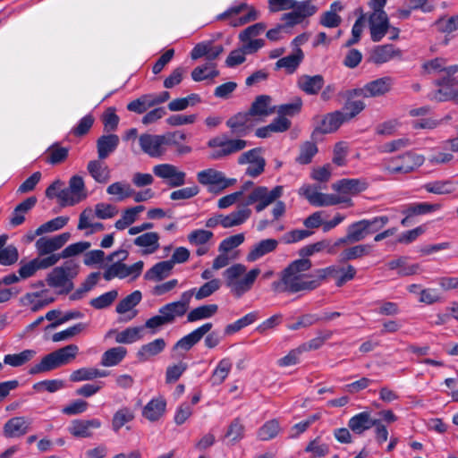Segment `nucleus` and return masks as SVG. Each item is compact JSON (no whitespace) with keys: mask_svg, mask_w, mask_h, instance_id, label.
Returning <instances> with one entry per match:
<instances>
[{"mask_svg":"<svg viewBox=\"0 0 458 458\" xmlns=\"http://www.w3.org/2000/svg\"><path fill=\"white\" fill-rule=\"evenodd\" d=\"M309 259H299L291 262L280 275V278L271 284L275 293L293 294L301 292H311L319 286V280H315L307 274L311 268Z\"/></svg>","mask_w":458,"mask_h":458,"instance_id":"obj_1","label":"nucleus"},{"mask_svg":"<svg viewBox=\"0 0 458 458\" xmlns=\"http://www.w3.org/2000/svg\"><path fill=\"white\" fill-rule=\"evenodd\" d=\"M283 193L284 186L282 185H277L272 190H268L266 186L254 187L247 195L243 206H241L237 210L229 215H223L222 226L224 228H231L242 225L251 215V210L248 206L255 205L256 212L259 213L273 204L276 199L281 198Z\"/></svg>","mask_w":458,"mask_h":458,"instance_id":"obj_2","label":"nucleus"},{"mask_svg":"<svg viewBox=\"0 0 458 458\" xmlns=\"http://www.w3.org/2000/svg\"><path fill=\"white\" fill-rule=\"evenodd\" d=\"M259 274V268H253L246 273V267L238 263L225 269L224 276L231 293L236 297H241L252 288Z\"/></svg>","mask_w":458,"mask_h":458,"instance_id":"obj_3","label":"nucleus"},{"mask_svg":"<svg viewBox=\"0 0 458 458\" xmlns=\"http://www.w3.org/2000/svg\"><path fill=\"white\" fill-rule=\"evenodd\" d=\"M79 273V265L68 260L60 267H55L47 275L46 281L48 286L56 290L59 294H67L74 287L72 280Z\"/></svg>","mask_w":458,"mask_h":458,"instance_id":"obj_4","label":"nucleus"},{"mask_svg":"<svg viewBox=\"0 0 458 458\" xmlns=\"http://www.w3.org/2000/svg\"><path fill=\"white\" fill-rule=\"evenodd\" d=\"M425 157L411 151L383 160L382 166L388 174H406L423 165Z\"/></svg>","mask_w":458,"mask_h":458,"instance_id":"obj_5","label":"nucleus"},{"mask_svg":"<svg viewBox=\"0 0 458 458\" xmlns=\"http://www.w3.org/2000/svg\"><path fill=\"white\" fill-rule=\"evenodd\" d=\"M299 193L315 207L335 206L340 203H346L348 207L353 205L350 198L319 192L316 185L305 184L300 189Z\"/></svg>","mask_w":458,"mask_h":458,"instance_id":"obj_6","label":"nucleus"},{"mask_svg":"<svg viewBox=\"0 0 458 458\" xmlns=\"http://www.w3.org/2000/svg\"><path fill=\"white\" fill-rule=\"evenodd\" d=\"M259 18V12L252 6L242 3L239 5L230 7L217 16L218 20H228L232 27H240Z\"/></svg>","mask_w":458,"mask_h":458,"instance_id":"obj_7","label":"nucleus"},{"mask_svg":"<svg viewBox=\"0 0 458 458\" xmlns=\"http://www.w3.org/2000/svg\"><path fill=\"white\" fill-rule=\"evenodd\" d=\"M87 198L85 183L80 175L70 178L69 186L60 191L59 204L62 207L74 206Z\"/></svg>","mask_w":458,"mask_h":458,"instance_id":"obj_8","label":"nucleus"},{"mask_svg":"<svg viewBox=\"0 0 458 458\" xmlns=\"http://www.w3.org/2000/svg\"><path fill=\"white\" fill-rule=\"evenodd\" d=\"M208 146L218 148L212 154V158L218 159L242 150L248 146V141L242 139H228L226 135H222L211 139Z\"/></svg>","mask_w":458,"mask_h":458,"instance_id":"obj_9","label":"nucleus"},{"mask_svg":"<svg viewBox=\"0 0 458 458\" xmlns=\"http://www.w3.org/2000/svg\"><path fill=\"white\" fill-rule=\"evenodd\" d=\"M262 148H255L242 153L238 157V164L248 165L245 174L250 177H258L260 175L266 166V160L262 157Z\"/></svg>","mask_w":458,"mask_h":458,"instance_id":"obj_10","label":"nucleus"},{"mask_svg":"<svg viewBox=\"0 0 458 458\" xmlns=\"http://www.w3.org/2000/svg\"><path fill=\"white\" fill-rule=\"evenodd\" d=\"M191 298V292H183L179 301L169 302L160 307L158 312L163 314L171 325L177 318H182L187 313Z\"/></svg>","mask_w":458,"mask_h":458,"instance_id":"obj_11","label":"nucleus"},{"mask_svg":"<svg viewBox=\"0 0 458 458\" xmlns=\"http://www.w3.org/2000/svg\"><path fill=\"white\" fill-rule=\"evenodd\" d=\"M198 182L202 185L210 186V190L223 191L236 182L234 178H226L223 172L213 168L202 170L197 174Z\"/></svg>","mask_w":458,"mask_h":458,"instance_id":"obj_12","label":"nucleus"},{"mask_svg":"<svg viewBox=\"0 0 458 458\" xmlns=\"http://www.w3.org/2000/svg\"><path fill=\"white\" fill-rule=\"evenodd\" d=\"M446 60L444 58H435L428 61L423 64V68L428 72H445V75L437 81L439 86H453L456 83L455 78H452V75L458 72V64L446 66Z\"/></svg>","mask_w":458,"mask_h":458,"instance_id":"obj_13","label":"nucleus"},{"mask_svg":"<svg viewBox=\"0 0 458 458\" xmlns=\"http://www.w3.org/2000/svg\"><path fill=\"white\" fill-rule=\"evenodd\" d=\"M102 422L98 418L89 420H72L67 428L68 432L76 438H91L94 430L100 428Z\"/></svg>","mask_w":458,"mask_h":458,"instance_id":"obj_14","label":"nucleus"},{"mask_svg":"<svg viewBox=\"0 0 458 458\" xmlns=\"http://www.w3.org/2000/svg\"><path fill=\"white\" fill-rule=\"evenodd\" d=\"M156 176L166 180L170 187H180L185 183L186 174L171 164H160L153 167Z\"/></svg>","mask_w":458,"mask_h":458,"instance_id":"obj_15","label":"nucleus"},{"mask_svg":"<svg viewBox=\"0 0 458 458\" xmlns=\"http://www.w3.org/2000/svg\"><path fill=\"white\" fill-rule=\"evenodd\" d=\"M370 37L373 42H379L390 29L389 19L385 11L372 12L369 17Z\"/></svg>","mask_w":458,"mask_h":458,"instance_id":"obj_16","label":"nucleus"},{"mask_svg":"<svg viewBox=\"0 0 458 458\" xmlns=\"http://www.w3.org/2000/svg\"><path fill=\"white\" fill-rule=\"evenodd\" d=\"M70 238V233H63L52 237H40L36 241L35 248L40 257L48 254H55L54 252L61 249Z\"/></svg>","mask_w":458,"mask_h":458,"instance_id":"obj_17","label":"nucleus"},{"mask_svg":"<svg viewBox=\"0 0 458 458\" xmlns=\"http://www.w3.org/2000/svg\"><path fill=\"white\" fill-rule=\"evenodd\" d=\"M141 150L151 157H159L166 150L163 135L144 133L139 137Z\"/></svg>","mask_w":458,"mask_h":458,"instance_id":"obj_18","label":"nucleus"},{"mask_svg":"<svg viewBox=\"0 0 458 458\" xmlns=\"http://www.w3.org/2000/svg\"><path fill=\"white\" fill-rule=\"evenodd\" d=\"M128 257V252L125 250H118L112 252L107 256L106 260L109 262L114 261L115 259H118L117 262L113 263L109 266L106 271L104 272V278L107 281L114 278H125L128 276L127 273V265L122 263L123 260L126 259Z\"/></svg>","mask_w":458,"mask_h":458,"instance_id":"obj_19","label":"nucleus"},{"mask_svg":"<svg viewBox=\"0 0 458 458\" xmlns=\"http://www.w3.org/2000/svg\"><path fill=\"white\" fill-rule=\"evenodd\" d=\"M325 84L324 77L321 74L298 76L296 85L300 90L310 96L318 95Z\"/></svg>","mask_w":458,"mask_h":458,"instance_id":"obj_20","label":"nucleus"},{"mask_svg":"<svg viewBox=\"0 0 458 458\" xmlns=\"http://www.w3.org/2000/svg\"><path fill=\"white\" fill-rule=\"evenodd\" d=\"M212 327L213 324L210 322L201 325L177 341L174 346V349H182L183 351L191 350L205 336L206 334H208L212 329Z\"/></svg>","mask_w":458,"mask_h":458,"instance_id":"obj_21","label":"nucleus"},{"mask_svg":"<svg viewBox=\"0 0 458 458\" xmlns=\"http://www.w3.org/2000/svg\"><path fill=\"white\" fill-rule=\"evenodd\" d=\"M252 118L248 114V112H240L226 121V126L230 129L232 134L244 137L248 134Z\"/></svg>","mask_w":458,"mask_h":458,"instance_id":"obj_22","label":"nucleus"},{"mask_svg":"<svg viewBox=\"0 0 458 458\" xmlns=\"http://www.w3.org/2000/svg\"><path fill=\"white\" fill-rule=\"evenodd\" d=\"M271 98L267 95H259L252 102L247 111L251 118L262 119L276 112V107L271 106Z\"/></svg>","mask_w":458,"mask_h":458,"instance_id":"obj_23","label":"nucleus"},{"mask_svg":"<svg viewBox=\"0 0 458 458\" xmlns=\"http://www.w3.org/2000/svg\"><path fill=\"white\" fill-rule=\"evenodd\" d=\"M369 187L365 179H342L332 185V189L345 194H357L364 191Z\"/></svg>","mask_w":458,"mask_h":458,"instance_id":"obj_24","label":"nucleus"},{"mask_svg":"<svg viewBox=\"0 0 458 458\" xmlns=\"http://www.w3.org/2000/svg\"><path fill=\"white\" fill-rule=\"evenodd\" d=\"M377 423V420L373 419L370 412L362 411L349 420L348 427L353 433L361 435L366 430L373 428Z\"/></svg>","mask_w":458,"mask_h":458,"instance_id":"obj_25","label":"nucleus"},{"mask_svg":"<svg viewBox=\"0 0 458 458\" xmlns=\"http://www.w3.org/2000/svg\"><path fill=\"white\" fill-rule=\"evenodd\" d=\"M30 423L24 417H14L4 425V435L6 437H20L30 429Z\"/></svg>","mask_w":458,"mask_h":458,"instance_id":"obj_26","label":"nucleus"},{"mask_svg":"<svg viewBox=\"0 0 458 458\" xmlns=\"http://www.w3.org/2000/svg\"><path fill=\"white\" fill-rule=\"evenodd\" d=\"M402 52L395 49L391 44L376 47L370 55V61L376 64H382L395 57H401Z\"/></svg>","mask_w":458,"mask_h":458,"instance_id":"obj_27","label":"nucleus"},{"mask_svg":"<svg viewBox=\"0 0 458 458\" xmlns=\"http://www.w3.org/2000/svg\"><path fill=\"white\" fill-rule=\"evenodd\" d=\"M394 84L393 78L385 76L365 84L369 98H377L389 92Z\"/></svg>","mask_w":458,"mask_h":458,"instance_id":"obj_28","label":"nucleus"},{"mask_svg":"<svg viewBox=\"0 0 458 458\" xmlns=\"http://www.w3.org/2000/svg\"><path fill=\"white\" fill-rule=\"evenodd\" d=\"M160 236L156 232L144 233L133 240L134 245L143 248L142 253L152 254L159 249Z\"/></svg>","mask_w":458,"mask_h":458,"instance_id":"obj_29","label":"nucleus"},{"mask_svg":"<svg viewBox=\"0 0 458 458\" xmlns=\"http://www.w3.org/2000/svg\"><path fill=\"white\" fill-rule=\"evenodd\" d=\"M166 346L163 338H157L152 342L143 344L137 352L136 356L141 362L150 360L152 357L161 353Z\"/></svg>","mask_w":458,"mask_h":458,"instance_id":"obj_30","label":"nucleus"},{"mask_svg":"<svg viewBox=\"0 0 458 458\" xmlns=\"http://www.w3.org/2000/svg\"><path fill=\"white\" fill-rule=\"evenodd\" d=\"M174 269L171 262L164 260L157 262L144 274V279L150 282H160L167 278Z\"/></svg>","mask_w":458,"mask_h":458,"instance_id":"obj_31","label":"nucleus"},{"mask_svg":"<svg viewBox=\"0 0 458 458\" xmlns=\"http://www.w3.org/2000/svg\"><path fill=\"white\" fill-rule=\"evenodd\" d=\"M120 139L116 134L102 135L97 140V149L98 158L106 159L118 147Z\"/></svg>","mask_w":458,"mask_h":458,"instance_id":"obj_32","label":"nucleus"},{"mask_svg":"<svg viewBox=\"0 0 458 458\" xmlns=\"http://www.w3.org/2000/svg\"><path fill=\"white\" fill-rule=\"evenodd\" d=\"M344 114L341 111H335L325 115L317 131L321 133H331L335 131L344 122H346Z\"/></svg>","mask_w":458,"mask_h":458,"instance_id":"obj_33","label":"nucleus"},{"mask_svg":"<svg viewBox=\"0 0 458 458\" xmlns=\"http://www.w3.org/2000/svg\"><path fill=\"white\" fill-rule=\"evenodd\" d=\"M166 402L159 397L150 400L143 408L142 416L149 421L158 420L165 413Z\"/></svg>","mask_w":458,"mask_h":458,"instance_id":"obj_34","label":"nucleus"},{"mask_svg":"<svg viewBox=\"0 0 458 458\" xmlns=\"http://www.w3.org/2000/svg\"><path fill=\"white\" fill-rule=\"evenodd\" d=\"M87 170L92 178L98 183H106L110 180L111 171L109 167L98 158L88 163Z\"/></svg>","mask_w":458,"mask_h":458,"instance_id":"obj_35","label":"nucleus"},{"mask_svg":"<svg viewBox=\"0 0 458 458\" xmlns=\"http://www.w3.org/2000/svg\"><path fill=\"white\" fill-rule=\"evenodd\" d=\"M37 203L36 197H29L16 206L10 218V225L16 227L25 221V215L35 207Z\"/></svg>","mask_w":458,"mask_h":458,"instance_id":"obj_36","label":"nucleus"},{"mask_svg":"<svg viewBox=\"0 0 458 458\" xmlns=\"http://www.w3.org/2000/svg\"><path fill=\"white\" fill-rule=\"evenodd\" d=\"M278 242L275 239H265L258 242L247 255V260L253 262L276 249Z\"/></svg>","mask_w":458,"mask_h":458,"instance_id":"obj_37","label":"nucleus"},{"mask_svg":"<svg viewBox=\"0 0 458 458\" xmlns=\"http://www.w3.org/2000/svg\"><path fill=\"white\" fill-rule=\"evenodd\" d=\"M143 327H128L122 332L116 333L114 330H109L106 337L115 334V342L118 344H132L140 340L142 335Z\"/></svg>","mask_w":458,"mask_h":458,"instance_id":"obj_38","label":"nucleus"},{"mask_svg":"<svg viewBox=\"0 0 458 458\" xmlns=\"http://www.w3.org/2000/svg\"><path fill=\"white\" fill-rule=\"evenodd\" d=\"M109 375L106 370H101L95 368H81L74 370L70 375L72 382L89 381L98 377H105Z\"/></svg>","mask_w":458,"mask_h":458,"instance_id":"obj_39","label":"nucleus"},{"mask_svg":"<svg viewBox=\"0 0 458 458\" xmlns=\"http://www.w3.org/2000/svg\"><path fill=\"white\" fill-rule=\"evenodd\" d=\"M135 418L133 411L130 407H121L113 415L111 421L112 430L115 433L125 426L131 422Z\"/></svg>","mask_w":458,"mask_h":458,"instance_id":"obj_40","label":"nucleus"},{"mask_svg":"<svg viewBox=\"0 0 458 458\" xmlns=\"http://www.w3.org/2000/svg\"><path fill=\"white\" fill-rule=\"evenodd\" d=\"M125 347L117 346L106 350L101 356L100 364L104 367H114L118 365L126 356Z\"/></svg>","mask_w":458,"mask_h":458,"instance_id":"obj_41","label":"nucleus"},{"mask_svg":"<svg viewBox=\"0 0 458 458\" xmlns=\"http://www.w3.org/2000/svg\"><path fill=\"white\" fill-rule=\"evenodd\" d=\"M303 59L302 51L298 48L293 54L279 59L276 63V69H285L288 73H293Z\"/></svg>","mask_w":458,"mask_h":458,"instance_id":"obj_42","label":"nucleus"},{"mask_svg":"<svg viewBox=\"0 0 458 458\" xmlns=\"http://www.w3.org/2000/svg\"><path fill=\"white\" fill-rule=\"evenodd\" d=\"M372 250V246L369 244H359L352 247L344 249L339 255L341 262H347L356 259H360L364 256L369 255Z\"/></svg>","mask_w":458,"mask_h":458,"instance_id":"obj_43","label":"nucleus"},{"mask_svg":"<svg viewBox=\"0 0 458 458\" xmlns=\"http://www.w3.org/2000/svg\"><path fill=\"white\" fill-rule=\"evenodd\" d=\"M218 310L216 304H206L192 309L187 314L188 322H195L213 317Z\"/></svg>","mask_w":458,"mask_h":458,"instance_id":"obj_44","label":"nucleus"},{"mask_svg":"<svg viewBox=\"0 0 458 458\" xmlns=\"http://www.w3.org/2000/svg\"><path fill=\"white\" fill-rule=\"evenodd\" d=\"M221 281L217 278H215L206 282L198 289L192 288L187 292H191L192 297L194 296L197 301H201L211 296L213 293L218 291L221 287Z\"/></svg>","mask_w":458,"mask_h":458,"instance_id":"obj_45","label":"nucleus"},{"mask_svg":"<svg viewBox=\"0 0 458 458\" xmlns=\"http://www.w3.org/2000/svg\"><path fill=\"white\" fill-rule=\"evenodd\" d=\"M233 364L230 359L224 358L222 359L216 369H214L212 376L210 377V383L212 386H219L221 385L225 378L228 377Z\"/></svg>","mask_w":458,"mask_h":458,"instance_id":"obj_46","label":"nucleus"},{"mask_svg":"<svg viewBox=\"0 0 458 458\" xmlns=\"http://www.w3.org/2000/svg\"><path fill=\"white\" fill-rule=\"evenodd\" d=\"M58 367H61L57 358L54 352L44 356L41 361L38 364H35L30 369L29 373L31 375H36L43 372L51 371Z\"/></svg>","mask_w":458,"mask_h":458,"instance_id":"obj_47","label":"nucleus"},{"mask_svg":"<svg viewBox=\"0 0 458 458\" xmlns=\"http://www.w3.org/2000/svg\"><path fill=\"white\" fill-rule=\"evenodd\" d=\"M46 161L53 165L63 163L69 155V148L61 147L58 143L51 145L47 149Z\"/></svg>","mask_w":458,"mask_h":458,"instance_id":"obj_48","label":"nucleus"},{"mask_svg":"<svg viewBox=\"0 0 458 458\" xmlns=\"http://www.w3.org/2000/svg\"><path fill=\"white\" fill-rule=\"evenodd\" d=\"M36 353V351L27 349L20 353L6 354L4 357V363L12 367H21L31 360Z\"/></svg>","mask_w":458,"mask_h":458,"instance_id":"obj_49","label":"nucleus"},{"mask_svg":"<svg viewBox=\"0 0 458 458\" xmlns=\"http://www.w3.org/2000/svg\"><path fill=\"white\" fill-rule=\"evenodd\" d=\"M218 74L219 72L216 69V64L207 63L194 68L191 72V78L194 81H202L208 79H214L218 76Z\"/></svg>","mask_w":458,"mask_h":458,"instance_id":"obj_50","label":"nucleus"},{"mask_svg":"<svg viewBox=\"0 0 458 458\" xmlns=\"http://www.w3.org/2000/svg\"><path fill=\"white\" fill-rule=\"evenodd\" d=\"M259 318V311H252L242 318L237 319L232 324H229L225 328V335H232L234 334L243 327L250 326L253 324L258 318Z\"/></svg>","mask_w":458,"mask_h":458,"instance_id":"obj_51","label":"nucleus"},{"mask_svg":"<svg viewBox=\"0 0 458 458\" xmlns=\"http://www.w3.org/2000/svg\"><path fill=\"white\" fill-rule=\"evenodd\" d=\"M441 208L440 204H430L427 202L412 203L408 205L403 211L408 216H420L437 211Z\"/></svg>","mask_w":458,"mask_h":458,"instance_id":"obj_52","label":"nucleus"},{"mask_svg":"<svg viewBox=\"0 0 458 458\" xmlns=\"http://www.w3.org/2000/svg\"><path fill=\"white\" fill-rule=\"evenodd\" d=\"M142 294L140 291H134L125 298L121 300L116 306V312L119 314H125L126 312L131 311L141 301Z\"/></svg>","mask_w":458,"mask_h":458,"instance_id":"obj_53","label":"nucleus"},{"mask_svg":"<svg viewBox=\"0 0 458 458\" xmlns=\"http://www.w3.org/2000/svg\"><path fill=\"white\" fill-rule=\"evenodd\" d=\"M424 189L434 194H450L455 191V186L451 181H436L426 183Z\"/></svg>","mask_w":458,"mask_h":458,"instance_id":"obj_54","label":"nucleus"},{"mask_svg":"<svg viewBox=\"0 0 458 458\" xmlns=\"http://www.w3.org/2000/svg\"><path fill=\"white\" fill-rule=\"evenodd\" d=\"M346 231L352 242H360L369 235L363 219L351 224Z\"/></svg>","mask_w":458,"mask_h":458,"instance_id":"obj_55","label":"nucleus"},{"mask_svg":"<svg viewBox=\"0 0 458 458\" xmlns=\"http://www.w3.org/2000/svg\"><path fill=\"white\" fill-rule=\"evenodd\" d=\"M60 366L70 363L75 359L79 352V347L75 344H69L54 352Z\"/></svg>","mask_w":458,"mask_h":458,"instance_id":"obj_56","label":"nucleus"},{"mask_svg":"<svg viewBox=\"0 0 458 458\" xmlns=\"http://www.w3.org/2000/svg\"><path fill=\"white\" fill-rule=\"evenodd\" d=\"M68 221V216H57L41 225L36 230V234L41 235L43 233H51L62 229L67 225Z\"/></svg>","mask_w":458,"mask_h":458,"instance_id":"obj_57","label":"nucleus"},{"mask_svg":"<svg viewBox=\"0 0 458 458\" xmlns=\"http://www.w3.org/2000/svg\"><path fill=\"white\" fill-rule=\"evenodd\" d=\"M318 153V147L315 143L306 141L301 145L300 154L296 157V162L301 165H307L312 161L313 157Z\"/></svg>","mask_w":458,"mask_h":458,"instance_id":"obj_58","label":"nucleus"},{"mask_svg":"<svg viewBox=\"0 0 458 458\" xmlns=\"http://www.w3.org/2000/svg\"><path fill=\"white\" fill-rule=\"evenodd\" d=\"M106 192L110 195L117 196L118 200H123L131 197L133 193V190H131L128 183L116 182L106 188Z\"/></svg>","mask_w":458,"mask_h":458,"instance_id":"obj_59","label":"nucleus"},{"mask_svg":"<svg viewBox=\"0 0 458 458\" xmlns=\"http://www.w3.org/2000/svg\"><path fill=\"white\" fill-rule=\"evenodd\" d=\"M279 423L276 420L267 421L258 431V437L262 441L276 437L279 432Z\"/></svg>","mask_w":458,"mask_h":458,"instance_id":"obj_60","label":"nucleus"},{"mask_svg":"<svg viewBox=\"0 0 458 458\" xmlns=\"http://www.w3.org/2000/svg\"><path fill=\"white\" fill-rule=\"evenodd\" d=\"M117 296L118 292L116 290H112L101 294L97 298L92 299L89 301V304L97 310H102L110 306L117 298Z\"/></svg>","mask_w":458,"mask_h":458,"instance_id":"obj_61","label":"nucleus"},{"mask_svg":"<svg viewBox=\"0 0 458 458\" xmlns=\"http://www.w3.org/2000/svg\"><path fill=\"white\" fill-rule=\"evenodd\" d=\"M213 236L211 231L197 229L188 234V241L191 245H207Z\"/></svg>","mask_w":458,"mask_h":458,"instance_id":"obj_62","label":"nucleus"},{"mask_svg":"<svg viewBox=\"0 0 458 458\" xmlns=\"http://www.w3.org/2000/svg\"><path fill=\"white\" fill-rule=\"evenodd\" d=\"M411 145V140L409 138L403 137L383 144L380 147L379 151L382 153H393L406 148Z\"/></svg>","mask_w":458,"mask_h":458,"instance_id":"obj_63","label":"nucleus"},{"mask_svg":"<svg viewBox=\"0 0 458 458\" xmlns=\"http://www.w3.org/2000/svg\"><path fill=\"white\" fill-rule=\"evenodd\" d=\"M94 121L95 119L92 114H86L79 121L77 125L71 130L70 133L76 137L84 136L92 127Z\"/></svg>","mask_w":458,"mask_h":458,"instance_id":"obj_64","label":"nucleus"}]
</instances>
